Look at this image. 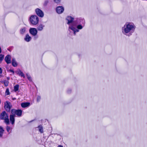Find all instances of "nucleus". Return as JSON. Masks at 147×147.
I'll use <instances>...</instances> for the list:
<instances>
[{
	"mask_svg": "<svg viewBox=\"0 0 147 147\" xmlns=\"http://www.w3.org/2000/svg\"><path fill=\"white\" fill-rule=\"evenodd\" d=\"M30 105L29 102H25L22 103L21 104V106L23 108H25L29 106Z\"/></svg>",
	"mask_w": 147,
	"mask_h": 147,
	"instance_id": "2eb2a0df",
	"label": "nucleus"
},
{
	"mask_svg": "<svg viewBox=\"0 0 147 147\" xmlns=\"http://www.w3.org/2000/svg\"><path fill=\"white\" fill-rule=\"evenodd\" d=\"M56 10L58 13L60 14L63 11L64 9L62 6H59L57 7Z\"/></svg>",
	"mask_w": 147,
	"mask_h": 147,
	"instance_id": "9d476101",
	"label": "nucleus"
},
{
	"mask_svg": "<svg viewBox=\"0 0 147 147\" xmlns=\"http://www.w3.org/2000/svg\"><path fill=\"white\" fill-rule=\"evenodd\" d=\"M4 58V55L1 54L0 55V63H1Z\"/></svg>",
	"mask_w": 147,
	"mask_h": 147,
	"instance_id": "b1692460",
	"label": "nucleus"
},
{
	"mask_svg": "<svg viewBox=\"0 0 147 147\" xmlns=\"http://www.w3.org/2000/svg\"><path fill=\"white\" fill-rule=\"evenodd\" d=\"M31 39V38L28 34L26 35V37L24 38V40L27 42H29Z\"/></svg>",
	"mask_w": 147,
	"mask_h": 147,
	"instance_id": "dca6fc26",
	"label": "nucleus"
},
{
	"mask_svg": "<svg viewBox=\"0 0 147 147\" xmlns=\"http://www.w3.org/2000/svg\"><path fill=\"white\" fill-rule=\"evenodd\" d=\"M35 12L36 14L39 16L42 17L44 16V13L40 9L37 8L35 9Z\"/></svg>",
	"mask_w": 147,
	"mask_h": 147,
	"instance_id": "6e6552de",
	"label": "nucleus"
},
{
	"mask_svg": "<svg viewBox=\"0 0 147 147\" xmlns=\"http://www.w3.org/2000/svg\"><path fill=\"white\" fill-rule=\"evenodd\" d=\"M48 3V1H47V0H46V1H45L44 5H46Z\"/></svg>",
	"mask_w": 147,
	"mask_h": 147,
	"instance_id": "c85d7f7f",
	"label": "nucleus"
},
{
	"mask_svg": "<svg viewBox=\"0 0 147 147\" xmlns=\"http://www.w3.org/2000/svg\"><path fill=\"white\" fill-rule=\"evenodd\" d=\"M0 118L1 119H3L4 122L7 125L9 124V120L7 114L4 111L0 115Z\"/></svg>",
	"mask_w": 147,
	"mask_h": 147,
	"instance_id": "39448f33",
	"label": "nucleus"
},
{
	"mask_svg": "<svg viewBox=\"0 0 147 147\" xmlns=\"http://www.w3.org/2000/svg\"><path fill=\"white\" fill-rule=\"evenodd\" d=\"M15 116L13 114L10 115V120L12 124H14L15 121Z\"/></svg>",
	"mask_w": 147,
	"mask_h": 147,
	"instance_id": "f8f14e48",
	"label": "nucleus"
},
{
	"mask_svg": "<svg viewBox=\"0 0 147 147\" xmlns=\"http://www.w3.org/2000/svg\"><path fill=\"white\" fill-rule=\"evenodd\" d=\"M30 33L33 36H36L37 33V30L34 28H31L30 29Z\"/></svg>",
	"mask_w": 147,
	"mask_h": 147,
	"instance_id": "1a4fd4ad",
	"label": "nucleus"
},
{
	"mask_svg": "<svg viewBox=\"0 0 147 147\" xmlns=\"http://www.w3.org/2000/svg\"><path fill=\"white\" fill-rule=\"evenodd\" d=\"M3 83L4 84V85L5 86H7L8 85L9 82L8 81L5 80L3 81Z\"/></svg>",
	"mask_w": 147,
	"mask_h": 147,
	"instance_id": "412c9836",
	"label": "nucleus"
},
{
	"mask_svg": "<svg viewBox=\"0 0 147 147\" xmlns=\"http://www.w3.org/2000/svg\"><path fill=\"white\" fill-rule=\"evenodd\" d=\"M38 128L39 131L41 133H42L43 132V128L42 126L40 125L38 126Z\"/></svg>",
	"mask_w": 147,
	"mask_h": 147,
	"instance_id": "4be33fe9",
	"label": "nucleus"
},
{
	"mask_svg": "<svg viewBox=\"0 0 147 147\" xmlns=\"http://www.w3.org/2000/svg\"><path fill=\"white\" fill-rule=\"evenodd\" d=\"M67 92L68 93H69V92L68 91Z\"/></svg>",
	"mask_w": 147,
	"mask_h": 147,
	"instance_id": "f704fd0d",
	"label": "nucleus"
},
{
	"mask_svg": "<svg viewBox=\"0 0 147 147\" xmlns=\"http://www.w3.org/2000/svg\"><path fill=\"white\" fill-rule=\"evenodd\" d=\"M6 129L7 131L9 132L10 130V127L8 126H7L6 127Z\"/></svg>",
	"mask_w": 147,
	"mask_h": 147,
	"instance_id": "bb28decb",
	"label": "nucleus"
},
{
	"mask_svg": "<svg viewBox=\"0 0 147 147\" xmlns=\"http://www.w3.org/2000/svg\"><path fill=\"white\" fill-rule=\"evenodd\" d=\"M10 72H12L13 73V74H14V71L12 69H10L9 70Z\"/></svg>",
	"mask_w": 147,
	"mask_h": 147,
	"instance_id": "c756f323",
	"label": "nucleus"
},
{
	"mask_svg": "<svg viewBox=\"0 0 147 147\" xmlns=\"http://www.w3.org/2000/svg\"><path fill=\"white\" fill-rule=\"evenodd\" d=\"M4 130L2 127L0 126V137H1L3 135Z\"/></svg>",
	"mask_w": 147,
	"mask_h": 147,
	"instance_id": "a211bd4d",
	"label": "nucleus"
},
{
	"mask_svg": "<svg viewBox=\"0 0 147 147\" xmlns=\"http://www.w3.org/2000/svg\"><path fill=\"white\" fill-rule=\"evenodd\" d=\"M134 26L131 23H126L122 28V32L126 35L128 33L133 32L135 29Z\"/></svg>",
	"mask_w": 147,
	"mask_h": 147,
	"instance_id": "f03ea898",
	"label": "nucleus"
},
{
	"mask_svg": "<svg viewBox=\"0 0 147 147\" xmlns=\"http://www.w3.org/2000/svg\"><path fill=\"white\" fill-rule=\"evenodd\" d=\"M30 23L32 25H35L37 24L39 21L38 17L36 15H32L29 18Z\"/></svg>",
	"mask_w": 147,
	"mask_h": 147,
	"instance_id": "20e7f679",
	"label": "nucleus"
},
{
	"mask_svg": "<svg viewBox=\"0 0 147 147\" xmlns=\"http://www.w3.org/2000/svg\"><path fill=\"white\" fill-rule=\"evenodd\" d=\"M54 1L56 3H58L60 2L61 0H54Z\"/></svg>",
	"mask_w": 147,
	"mask_h": 147,
	"instance_id": "cd10ccee",
	"label": "nucleus"
},
{
	"mask_svg": "<svg viewBox=\"0 0 147 147\" xmlns=\"http://www.w3.org/2000/svg\"><path fill=\"white\" fill-rule=\"evenodd\" d=\"M22 112V110L20 109H12L11 110V114L14 115L15 116H16V115L18 117L21 116Z\"/></svg>",
	"mask_w": 147,
	"mask_h": 147,
	"instance_id": "423d86ee",
	"label": "nucleus"
},
{
	"mask_svg": "<svg viewBox=\"0 0 147 147\" xmlns=\"http://www.w3.org/2000/svg\"><path fill=\"white\" fill-rule=\"evenodd\" d=\"M11 57L9 55H7L5 58V60L7 64L10 63H11Z\"/></svg>",
	"mask_w": 147,
	"mask_h": 147,
	"instance_id": "9b49d317",
	"label": "nucleus"
},
{
	"mask_svg": "<svg viewBox=\"0 0 147 147\" xmlns=\"http://www.w3.org/2000/svg\"><path fill=\"white\" fill-rule=\"evenodd\" d=\"M5 108L6 111L7 112H9L11 105L10 102L8 101H6L4 104Z\"/></svg>",
	"mask_w": 147,
	"mask_h": 147,
	"instance_id": "0eeeda50",
	"label": "nucleus"
},
{
	"mask_svg": "<svg viewBox=\"0 0 147 147\" xmlns=\"http://www.w3.org/2000/svg\"><path fill=\"white\" fill-rule=\"evenodd\" d=\"M26 75L27 76V77L28 79V80L30 81H32V79L31 77L30 76L28 75V74H26Z\"/></svg>",
	"mask_w": 147,
	"mask_h": 147,
	"instance_id": "393cba45",
	"label": "nucleus"
},
{
	"mask_svg": "<svg viewBox=\"0 0 147 147\" xmlns=\"http://www.w3.org/2000/svg\"><path fill=\"white\" fill-rule=\"evenodd\" d=\"M16 73H17L19 76H20L22 77H23L24 78H25V77L24 76V74L21 70H19L18 71H17Z\"/></svg>",
	"mask_w": 147,
	"mask_h": 147,
	"instance_id": "4468645a",
	"label": "nucleus"
},
{
	"mask_svg": "<svg viewBox=\"0 0 147 147\" xmlns=\"http://www.w3.org/2000/svg\"><path fill=\"white\" fill-rule=\"evenodd\" d=\"M131 35V34L130 33L129 34V35H128V36H129L130 35Z\"/></svg>",
	"mask_w": 147,
	"mask_h": 147,
	"instance_id": "72a5a7b5",
	"label": "nucleus"
},
{
	"mask_svg": "<svg viewBox=\"0 0 147 147\" xmlns=\"http://www.w3.org/2000/svg\"><path fill=\"white\" fill-rule=\"evenodd\" d=\"M85 22L84 19L81 18H77L76 20V22L74 24L73 27L76 30L70 29L72 30L73 32L74 35H75L76 33L79 31L78 29H82L83 27L82 26V24H84Z\"/></svg>",
	"mask_w": 147,
	"mask_h": 147,
	"instance_id": "f257e3e1",
	"label": "nucleus"
},
{
	"mask_svg": "<svg viewBox=\"0 0 147 147\" xmlns=\"http://www.w3.org/2000/svg\"><path fill=\"white\" fill-rule=\"evenodd\" d=\"M5 94L6 95H9L10 94V92H9V90L8 88L6 89V90L5 92Z\"/></svg>",
	"mask_w": 147,
	"mask_h": 147,
	"instance_id": "5701e85b",
	"label": "nucleus"
},
{
	"mask_svg": "<svg viewBox=\"0 0 147 147\" xmlns=\"http://www.w3.org/2000/svg\"><path fill=\"white\" fill-rule=\"evenodd\" d=\"M41 99V97L40 96H38L37 98V101L38 102Z\"/></svg>",
	"mask_w": 147,
	"mask_h": 147,
	"instance_id": "a878e982",
	"label": "nucleus"
},
{
	"mask_svg": "<svg viewBox=\"0 0 147 147\" xmlns=\"http://www.w3.org/2000/svg\"><path fill=\"white\" fill-rule=\"evenodd\" d=\"M12 65L16 67L17 66V63L15 59V58H13L12 61Z\"/></svg>",
	"mask_w": 147,
	"mask_h": 147,
	"instance_id": "f3484780",
	"label": "nucleus"
},
{
	"mask_svg": "<svg viewBox=\"0 0 147 147\" xmlns=\"http://www.w3.org/2000/svg\"><path fill=\"white\" fill-rule=\"evenodd\" d=\"M16 98H12V100H16Z\"/></svg>",
	"mask_w": 147,
	"mask_h": 147,
	"instance_id": "473e14b6",
	"label": "nucleus"
},
{
	"mask_svg": "<svg viewBox=\"0 0 147 147\" xmlns=\"http://www.w3.org/2000/svg\"><path fill=\"white\" fill-rule=\"evenodd\" d=\"M57 147H63L61 145H59Z\"/></svg>",
	"mask_w": 147,
	"mask_h": 147,
	"instance_id": "2f4dec72",
	"label": "nucleus"
},
{
	"mask_svg": "<svg viewBox=\"0 0 147 147\" xmlns=\"http://www.w3.org/2000/svg\"><path fill=\"white\" fill-rule=\"evenodd\" d=\"M66 20H67V24H68L69 26V30L70 31V29L76 30V29L73 27L74 24L76 22V20L74 21V18L71 16H67L66 18Z\"/></svg>",
	"mask_w": 147,
	"mask_h": 147,
	"instance_id": "7ed1b4c3",
	"label": "nucleus"
},
{
	"mask_svg": "<svg viewBox=\"0 0 147 147\" xmlns=\"http://www.w3.org/2000/svg\"><path fill=\"white\" fill-rule=\"evenodd\" d=\"M2 71L1 68L0 67V74H1L2 73Z\"/></svg>",
	"mask_w": 147,
	"mask_h": 147,
	"instance_id": "7c9ffc66",
	"label": "nucleus"
},
{
	"mask_svg": "<svg viewBox=\"0 0 147 147\" xmlns=\"http://www.w3.org/2000/svg\"><path fill=\"white\" fill-rule=\"evenodd\" d=\"M44 27V25L42 24H40L38 26L37 29L38 31H41L43 30Z\"/></svg>",
	"mask_w": 147,
	"mask_h": 147,
	"instance_id": "ddd939ff",
	"label": "nucleus"
},
{
	"mask_svg": "<svg viewBox=\"0 0 147 147\" xmlns=\"http://www.w3.org/2000/svg\"><path fill=\"white\" fill-rule=\"evenodd\" d=\"M26 28H24L21 29L20 31V34H24L26 31Z\"/></svg>",
	"mask_w": 147,
	"mask_h": 147,
	"instance_id": "6ab92c4d",
	"label": "nucleus"
},
{
	"mask_svg": "<svg viewBox=\"0 0 147 147\" xmlns=\"http://www.w3.org/2000/svg\"><path fill=\"white\" fill-rule=\"evenodd\" d=\"M19 86L18 84H17L14 87V90L15 92H16L19 89Z\"/></svg>",
	"mask_w": 147,
	"mask_h": 147,
	"instance_id": "aec40b11",
	"label": "nucleus"
}]
</instances>
